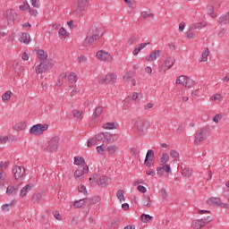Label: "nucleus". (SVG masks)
Returning a JSON list of instances; mask_svg holds the SVG:
<instances>
[{"instance_id":"8","label":"nucleus","mask_w":229,"mask_h":229,"mask_svg":"<svg viewBox=\"0 0 229 229\" xmlns=\"http://www.w3.org/2000/svg\"><path fill=\"white\" fill-rule=\"evenodd\" d=\"M133 126L137 129L139 135L146 134V118L138 117L134 120Z\"/></svg>"},{"instance_id":"38","label":"nucleus","mask_w":229,"mask_h":229,"mask_svg":"<svg viewBox=\"0 0 229 229\" xmlns=\"http://www.w3.org/2000/svg\"><path fill=\"white\" fill-rule=\"evenodd\" d=\"M12 98V91L7 90L4 94L2 95V101H10Z\"/></svg>"},{"instance_id":"45","label":"nucleus","mask_w":229,"mask_h":229,"mask_svg":"<svg viewBox=\"0 0 229 229\" xmlns=\"http://www.w3.org/2000/svg\"><path fill=\"white\" fill-rule=\"evenodd\" d=\"M6 194L12 196V194H16L15 188L13 185L7 186Z\"/></svg>"},{"instance_id":"64","label":"nucleus","mask_w":229,"mask_h":229,"mask_svg":"<svg viewBox=\"0 0 229 229\" xmlns=\"http://www.w3.org/2000/svg\"><path fill=\"white\" fill-rule=\"evenodd\" d=\"M194 32H192V29L187 31V38H194Z\"/></svg>"},{"instance_id":"41","label":"nucleus","mask_w":229,"mask_h":229,"mask_svg":"<svg viewBox=\"0 0 229 229\" xmlns=\"http://www.w3.org/2000/svg\"><path fill=\"white\" fill-rule=\"evenodd\" d=\"M131 78H133V72H127L123 76V81H127V82H130V80H131Z\"/></svg>"},{"instance_id":"7","label":"nucleus","mask_w":229,"mask_h":229,"mask_svg":"<svg viewBox=\"0 0 229 229\" xmlns=\"http://www.w3.org/2000/svg\"><path fill=\"white\" fill-rule=\"evenodd\" d=\"M13 174L14 176V180L17 182H22V180L26 178V168L21 165H14L13 167Z\"/></svg>"},{"instance_id":"23","label":"nucleus","mask_w":229,"mask_h":229,"mask_svg":"<svg viewBox=\"0 0 229 229\" xmlns=\"http://www.w3.org/2000/svg\"><path fill=\"white\" fill-rule=\"evenodd\" d=\"M0 183L6 185L8 183V175L4 170L0 171Z\"/></svg>"},{"instance_id":"20","label":"nucleus","mask_w":229,"mask_h":229,"mask_svg":"<svg viewBox=\"0 0 229 229\" xmlns=\"http://www.w3.org/2000/svg\"><path fill=\"white\" fill-rule=\"evenodd\" d=\"M208 205H210L212 207H219L221 205V199L219 198H209L207 200Z\"/></svg>"},{"instance_id":"50","label":"nucleus","mask_w":229,"mask_h":229,"mask_svg":"<svg viewBox=\"0 0 229 229\" xmlns=\"http://www.w3.org/2000/svg\"><path fill=\"white\" fill-rule=\"evenodd\" d=\"M95 139L97 140V141H102V142H105V132H100L98 134H97L95 136Z\"/></svg>"},{"instance_id":"28","label":"nucleus","mask_w":229,"mask_h":229,"mask_svg":"<svg viewBox=\"0 0 229 229\" xmlns=\"http://www.w3.org/2000/svg\"><path fill=\"white\" fill-rule=\"evenodd\" d=\"M208 55H210V50H208V47H206L202 52L199 62H207L208 60Z\"/></svg>"},{"instance_id":"48","label":"nucleus","mask_w":229,"mask_h":229,"mask_svg":"<svg viewBox=\"0 0 229 229\" xmlns=\"http://www.w3.org/2000/svg\"><path fill=\"white\" fill-rule=\"evenodd\" d=\"M212 101H218V103H221L223 101V96L221 94H215L211 97Z\"/></svg>"},{"instance_id":"42","label":"nucleus","mask_w":229,"mask_h":229,"mask_svg":"<svg viewBox=\"0 0 229 229\" xmlns=\"http://www.w3.org/2000/svg\"><path fill=\"white\" fill-rule=\"evenodd\" d=\"M98 144V140L96 138H91L88 140L87 146L88 148H94Z\"/></svg>"},{"instance_id":"62","label":"nucleus","mask_w":229,"mask_h":229,"mask_svg":"<svg viewBox=\"0 0 229 229\" xmlns=\"http://www.w3.org/2000/svg\"><path fill=\"white\" fill-rule=\"evenodd\" d=\"M79 58V64H86L87 62V56L85 55H81L78 57Z\"/></svg>"},{"instance_id":"61","label":"nucleus","mask_w":229,"mask_h":229,"mask_svg":"<svg viewBox=\"0 0 229 229\" xmlns=\"http://www.w3.org/2000/svg\"><path fill=\"white\" fill-rule=\"evenodd\" d=\"M138 191L140 192H141L142 194H145V192L148 191V189H146V187H144L143 185H139L138 186Z\"/></svg>"},{"instance_id":"29","label":"nucleus","mask_w":229,"mask_h":229,"mask_svg":"<svg viewBox=\"0 0 229 229\" xmlns=\"http://www.w3.org/2000/svg\"><path fill=\"white\" fill-rule=\"evenodd\" d=\"M101 114H103V106H99L96 107V109L93 113L92 119H98V117H99L101 115Z\"/></svg>"},{"instance_id":"22","label":"nucleus","mask_w":229,"mask_h":229,"mask_svg":"<svg viewBox=\"0 0 229 229\" xmlns=\"http://www.w3.org/2000/svg\"><path fill=\"white\" fill-rule=\"evenodd\" d=\"M116 80H117V75H115V73H107L106 75V84H108V83H115Z\"/></svg>"},{"instance_id":"40","label":"nucleus","mask_w":229,"mask_h":229,"mask_svg":"<svg viewBox=\"0 0 229 229\" xmlns=\"http://www.w3.org/2000/svg\"><path fill=\"white\" fill-rule=\"evenodd\" d=\"M153 158H155V151H153V149H148L145 160H153Z\"/></svg>"},{"instance_id":"53","label":"nucleus","mask_w":229,"mask_h":229,"mask_svg":"<svg viewBox=\"0 0 229 229\" xmlns=\"http://www.w3.org/2000/svg\"><path fill=\"white\" fill-rule=\"evenodd\" d=\"M141 17L143 19H149V17H153V13H148V11L141 12Z\"/></svg>"},{"instance_id":"19","label":"nucleus","mask_w":229,"mask_h":229,"mask_svg":"<svg viewBox=\"0 0 229 229\" xmlns=\"http://www.w3.org/2000/svg\"><path fill=\"white\" fill-rule=\"evenodd\" d=\"M32 201L36 205H38L39 203H42V201H44V196L40 192L34 193L32 196Z\"/></svg>"},{"instance_id":"60","label":"nucleus","mask_w":229,"mask_h":229,"mask_svg":"<svg viewBox=\"0 0 229 229\" xmlns=\"http://www.w3.org/2000/svg\"><path fill=\"white\" fill-rule=\"evenodd\" d=\"M205 24H203V22H198L194 25V29L195 30H201V28H205Z\"/></svg>"},{"instance_id":"27","label":"nucleus","mask_w":229,"mask_h":229,"mask_svg":"<svg viewBox=\"0 0 229 229\" xmlns=\"http://www.w3.org/2000/svg\"><path fill=\"white\" fill-rule=\"evenodd\" d=\"M26 122H19L13 126V130H16V131H22V130H26Z\"/></svg>"},{"instance_id":"37","label":"nucleus","mask_w":229,"mask_h":229,"mask_svg":"<svg viewBox=\"0 0 229 229\" xmlns=\"http://www.w3.org/2000/svg\"><path fill=\"white\" fill-rule=\"evenodd\" d=\"M15 200H13L11 203L9 204H4L2 206V210L4 212H8L10 210V208H12V207H13V205H15Z\"/></svg>"},{"instance_id":"58","label":"nucleus","mask_w":229,"mask_h":229,"mask_svg":"<svg viewBox=\"0 0 229 229\" xmlns=\"http://www.w3.org/2000/svg\"><path fill=\"white\" fill-rule=\"evenodd\" d=\"M144 165L148 168L151 167L153 165V159H145Z\"/></svg>"},{"instance_id":"55","label":"nucleus","mask_w":229,"mask_h":229,"mask_svg":"<svg viewBox=\"0 0 229 229\" xmlns=\"http://www.w3.org/2000/svg\"><path fill=\"white\" fill-rule=\"evenodd\" d=\"M162 167L163 170H165V173H168V174H171L173 173L169 165H162Z\"/></svg>"},{"instance_id":"9","label":"nucleus","mask_w":229,"mask_h":229,"mask_svg":"<svg viewBox=\"0 0 229 229\" xmlns=\"http://www.w3.org/2000/svg\"><path fill=\"white\" fill-rule=\"evenodd\" d=\"M47 128H49L47 124L38 123L30 128V135H42L44 131H47Z\"/></svg>"},{"instance_id":"51","label":"nucleus","mask_w":229,"mask_h":229,"mask_svg":"<svg viewBox=\"0 0 229 229\" xmlns=\"http://www.w3.org/2000/svg\"><path fill=\"white\" fill-rule=\"evenodd\" d=\"M73 117H76L77 119H80L81 117V114H83V112H81V110L75 109L72 112Z\"/></svg>"},{"instance_id":"32","label":"nucleus","mask_w":229,"mask_h":229,"mask_svg":"<svg viewBox=\"0 0 229 229\" xmlns=\"http://www.w3.org/2000/svg\"><path fill=\"white\" fill-rule=\"evenodd\" d=\"M219 24L226 25L229 24L228 14H224L218 18Z\"/></svg>"},{"instance_id":"11","label":"nucleus","mask_w":229,"mask_h":229,"mask_svg":"<svg viewBox=\"0 0 229 229\" xmlns=\"http://www.w3.org/2000/svg\"><path fill=\"white\" fill-rule=\"evenodd\" d=\"M210 221H212V218H210V216L202 219L193 220L191 223V228L201 229L203 228V226H205V225H208Z\"/></svg>"},{"instance_id":"25","label":"nucleus","mask_w":229,"mask_h":229,"mask_svg":"<svg viewBox=\"0 0 229 229\" xmlns=\"http://www.w3.org/2000/svg\"><path fill=\"white\" fill-rule=\"evenodd\" d=\"M21 42H23V44H30L31 42V38L30 37V34L28 32H23L21 35Z\"/></svg>"},{"instance_id":"46","label":"nucleus","mask_w":229,"mask_h":229,"mask_svg":"<svg viewBox=\"0 0 229 229\" xmlns=\"http://www.w3.org/2000/svg\"><path fill=\"white\" fill-rule=\"evenodd\" d=\"M170 156L174 158L176 161L180 160V153L178 151L172 149L170 151Z\"/></svg>"},{"instance_id":"17","label":"nucleus","mask_w":229,"mask_h":229,"mask_svg":"<svg viewBox=\"0 0 229 229\" xmlns=\"http://www.w3.org/2000/svg\"><path fill=\"white\" fill-rule=\"evenodd\" d=\"M161 54L162 50H155L152 53H150V55H147L145 57V60L147 62H155V60H157Z\"/></svg>"},{"instance_id":"24","label":"nucleus","mask_w":229,"mask_h":229,"mask_svg":"<svg viewBox=\"0 0 229 229\" xmlns=\"http://www.w3.org/2000/svg\"><path fill=\"white\" fill-rule=\"evenodd\" d=\"M153 204V201L151 200V197L149 195H143V199H142V205L143 207H151Z\"/></svg>"},{"instance_id":"10","label":"nucleus","mask_w":229,"mask_h":229,"mask_svg":"<svg viewBox=\"0 0 229 229\" xmlns=\"http://www.w3.org/2000/svg\"><path fill=\"white\" fill-rule=\"evenodd\" d=\"M15 17H17V13H15V10L8 9L4 13V20L8 25H12L15 22Z\"/></svg>"},{"instance_id":"30","label":"nucleus","mask_w":229,"mask_h":229,"mask_svg":"<svg viewBox=\"0 0 229 229\" xmlns=\"http://www.w3.org/2000/svg\"><path fill=\"white\" fill-rule=\"evenodd\" d=\"M119 225H121V220L119 218H114L110 222V229L119 228Z\"/></svg>"},{"instance_id":"57","label":"nucleus","mask_w":229,"mask_h":229,"mask_svg":"<svg viewBox=\"0 0 229 229\" xmlns=\"http://www.w3.org/2000/svg\"><path fill=\"white\" fill-rule=\"evenodd\" d=\"M98 83H99L100 85H105V84H106V77L99 76V77L98 78Z\"/></svg>"},{"instance_id":"52","label":"nucleus","mask_w":229,"mask_h":229,"mask_svg":"<svg viewBox=\"0 0 229 229\" xmlns=\"http://www.w3.org/2000/svg\"><path fill=\"white\" fill-rule=\"evenodd\" d=\"M69 81L72 83H76V81H78V76H76V74H74V73H70L69 74Z\"/></svg>"},{"instance_id":"12","label":"nucleus","mask_w":229,"mask_h":229,"mask_svg":"<svg viewBox=\"0 0 229 229\" xmlns=\"http://www.w3.org/2000/svg\"><path fill=\"white\" fill-rule=\"evenodd\" d=\"M97 58L101 62H107L108 64H110L114 60V57H112V55L103 50H99L97 52Z\"/></svg>"},{"instance_id":"16","label":"nucleus","mask_w":229,"mask_h":229,"mask_svg":"<svg viewBox=\"0 0 229 229\" xmlns=\"http://www.w3.org/2000/svg\"><path fill=\"white\" fill-rule=\"evenodd\" d=\"M116 140H119V134H112L108 131L105 132V142L112 144V142H116Z\"/></svg>"},{"instance_id":"33","label":"nucleus","mask_w":229,"mask_h":229,"mask_svg":"<svg viewBox=\"0 0 229 229\" xmlns=\"http://www.w3.org/2000/svg\"><path fill=\"white\" fill-rule=\"evenodd\" d=\"M167 162H169V154L164 153L161 156L160 159V165H167Z\"/></svg>"},{"instance_id":"3","label":"nucleus","mask_w":229,"mask_h":229,"mask_svg":"<svg viewBox=\"0 0 229 229\" xmlns=\"http://www.w3.org/2000/svg\"><path fill=\"white\" fill-rule=\"evenodd\" d=\"M60 144V136H54L48 140L47 147L44 148L46 153H56Z\"/></svg>"},{"instance_id":"15","label":"nucleus","mask_w":229,"mask_h":229,"mask_svg":"<svg viewBox=\"0 0 229 229\" xmlns=\"http://www.w3.org/2000/svg\"><path fill=\"white\" fill-rule=\"evenodd\" d=\"M89 173V165H85L84 166H81L74 172V178L78 180V178H81L83 174H87Z\"/></svg>"},{"instance_id":"21","label":"nucleus","mask_w":229,"mask_h":229,"mask_svg":"<svg viewBox=\"0 0 229 229\" xmlns=\"http://www.w3.org/2000/svg\"><path fill=\"white\" fill-rule=\"evenodd\" d=\"M37 56L38 58V60H40L41 62H44L45 60H47V53L42 49H38L37 50Z\"/></svg>"},{"instance_id":"54","label":"nucleus","mask_w":229,"mask_h":229,"mask_svg":"<svg viewBox=\"0 0 229 229\" xmlns=\"http://www.w3.org/2000/svg\"><path fill=\"white\" fill-rule=\"evenodd\" d=\"M78 191H79V192H82L83 194H85V196H87V194H89V192L87 191V188L85 186H83L82 184H81L78 187Z\"/></svg>"},{"instance_id":"47","label":"nucleus","mask_w":229,"mask_h":229,"mask_svg":"<svg viewBox=\"0 0 229 229\" xmlns=\"http://www.w3.org/2000/svg\"><path fill=\"white\" fill-rule=\"evenodd\" d=\"M103 128L106 130H115L117 127H115V123H107L103 125Z\"/></svg>"},{"instance_id":"59","label":"nucleus","mask_w":229,"mask_h":229,"mask_svg":"<svg viewBox=\"0 0 229 229\" xmlns=\"http://www.w3.org/2000/svg\"><path fill=\"white\" fill-rule=\"evenodd\" d=\"M157 174L159 175V176H164V174H165V170H164V168H163V166H161V167H157Z\"/></svg>"},{"instance_id":"14","label":"nucleus","mask_w":229,"mask_h":229,"mask_svg":"<svg viewBox=\"0 0 229 229\" xmlns=\"http://www.w3.org/2000/svg\"><path fill=\"white\" fill-rule=\"evenodd\" d=\"M174 57H168L162 64V71H164V72L169 71V69L174 65Z\"/></svg>"},{"instance_id":"56","label":"nucleus","mask_w":229,"mask_h":229,"mask_svg":"<svg viewBox=\"0 0 229 229\" xmlns=\"http://www.w3.org/2000/svg\"><path fill=\"white\" fill-rule=\"evenodd\" d=\"M161 195H162V199H167L168 194H167V191L165 188L161 189Z\"/></svg>"},{"instance_id":"26","label":"nucleus","mask_w":229,"mask_h":229,"mask_svg":"<svg viewBox=\"0 0 229 229\" xmlns=\"http://www.w3.org/2000/svg\"><path fill=\"white\" fill-rule=\"evenodd\" d=\"M193 170L192 168H190V167H184L182 169V174L184 178H191V176H192V174H193Z\"/></svg>"},{"instance_id":"44","label":"nucleus","mask_w":229,"mask_h":229,"mask_svg":"<svg viewBox=\"0 0 229 229\" xmlns=\"http://www.w3.org/2000/svg\"><path fill=\"white\" fill-rule=\"evenodd\" d=\"M140 219H141L142 223H148V221H151L153 219V216H151L149 215L142 214L140 216Z\"/></svg>"},{"instance_id":"39","label":"nucleus","mask_w":229,"mask_h":229,"mask_svg":"<svg viewBox=\"0 0 229 229\" xmlns=\"http://www.w3.org/2000/svg\"><path fill=\"white\" fill-rule=\"evenodd\" d=\"M208 13L213 19H216V17H217V13H214V5H208Z\"/></svg>"},{"instance_id":"4","label":"nucleus","mask_w":229,"mask_h":229,"mask_svg":"<svg viewBox=\"0 0 229 229\" xmlns=\"http://www.w3.org/2000/svg\"><path fill=\"white\" fill-rule=\"evenodd\" d=\"M88 8H89V1L77 0V7L72 12V14L75 15V17H83V13L87 12Z\"/></svg>"},{"instance_id":"13","label":"nucleus","mask_w":229,"mask_h":229,"mask_svg":"<svg viewBox=\"0 0 229 229\" xmlns=\"http://www.w3.org/2000/svg\"><path fill=\"white\" fill-rule=\"evenodd\" d=\"M176 84L182 85V87H187L188 89H191V87H192V80L185 75H181L176 80Z\"/></svg>"},{"instance_id":"35","label":"nucleus","mask_w":229,"mask_h":229,"mask_svg":"<svg viewBox=\"0 0 229 229\" xmlns=\"http://www.w3.org/2000/svg\"><path fill=\"white\" fill-rule=\"evenodd\" d=\"M87 199H82L80 200H77L75 202H72V207H74V208H81V207H83V205H85V201Z\"/></svg>"},{"instance_id":"18","label":"nucleus","mask_w":229,"mask_h":229,"mask_svg":"<svg viewBox=\"0 0 229 229\" xmlns=\"http://www.w3.org/2000/svg\"><path fill=\"white\" fill-rule=\"evenodd\" d=\"M30 191H33V183H29L21 190L20 198H26Z\"/></svg>"},{"instance_id":"43","label":"nucleus","mask_w":229,"mask_h":229,"mask_svg":"<svg viewBox=\"0 0 229 229\" xmlns=\"http://www.w3.org/2000/svg\"><path fill=\"white\" fill-rule=\"evenodd\" d=\"M73 164L75 165H81V164H85V159L83 157H75Z\"/></svg>"},{"instance_id":"6","label":"nucleus","mask_w":229,"mask_h":229,"mask_svg":"<svg viewBox=\"0 0 229 229\" xmlns=\"http://www.w3.org/2000/svg\"><path fill=\"white\" fill-rule=\"evenodd\" d=\"M53 65H55V62L53 59H48L47 61H43L36 67V72L38 74H43V72H47L50 69H53Z\"/></svg>"},{"instance_id":"63","label":"nucleus","mask_w":229,"mask_h":229,"mask_svg":"<svg viewBox=\"0 0 229 229\" xmlns=\"http://www.w3.org/2000/svg\"><path fill=\"white\" fill-rule=\"evenodd\" d=\"M8 136H2L0 137V144H6V142L8 141Z\"/></svg>"},{"instance_id":"1","label":"nucleus","mask_w":229,"mask_h":229,"mask_svg":"<svg viewBox=\"0 0 229 229\" xmlns=\"http://www.w3.org/2000/svg\"><path fill=\"white\" fill-rule=\"evenodd\" d=\"M103 37V30L99 27L92 26L89 31L86 38L83 40L82 46L84 47H89L92 46L96 42V40H99Z\"/></svg>"},{"instance_id":"31","label":"nucleus","mask_w":229,"mask_h":229,"mask_svg":"<svg viewBox=\"0 0 229 229\" xmlns=\"http://www.w3.org/2000/svg\"><path fill=\"white\" fill-rule=\"evenodd\" d=\"M119 148L116 145H109L106 148L107 152L109 155H115L117 153Z\"/></svg>"},{"instance_id":"36","label":"nucleus","mask_w":229,"mask_h":229,"mask_svg":"<svg viewBox=\"0 0 229 229\" xmlns=\"http://www.w3.org/2000/svg\"><path fill=\"white\" fill-rule=\"evenodd\" d=\"M139 42V38L137 36H131L128 40L127 44L128 46H133Z\"/></svg>"},{"instance_id":"5","label":"nucleus","mask_w":229,"mask_h":229,"mask_svg":"<svg viewBox=\"0 0 229 229\" xmlns=\"http://www.w3.org/2000/svg\"><path fill=\"white\" fill-rule=\"evenodd\" d=\"M206 139H208V127H202L195 135V146H199L201 142H205Z\"/></svg>"},{"instance_id":"2","label":"nucleus","mask_w":229,"mask_h":229,"mask_svg":"<svg viewBox=\"0 0 229 229\" xmlns=\"http://www.w3.org/2000/svg\"><path fill=\"white\" fill-rule=\"evenodd\" d=\"M109 178L105 175H99L98 174H94L91 177H89V182L91 187H96V185H98V187L105 188L108 185Z\"/></svg>"},{"instance_id":"34","label":"nucleus","mask_w":229,"mask_h":229,"mask_svg":"<svg viewBox=\"0 0 229 229\" xmlns=\"http://www.w3.org/2000/svg\"><path fill=\"white\" fill-rule=\"evenodd\" d=\"M86 201H89V205H97V203H99V201H101V197L97 196L90 199H87Z\"/></svg>"},{"instance_id":"49","label":"nucleus","mask_w":229,"mask_h":229,"mask_svg":"<svg viewBox=\"0 0 229 229\" xmlns=\"http://www.w3.org/2000/svg\"><path fill=\"white\" fill-rule=\"evenodd\" d=\"M116 198H118L120 201H124V191L119 190L116 193Z\"/></svg>"}]
</instances>
